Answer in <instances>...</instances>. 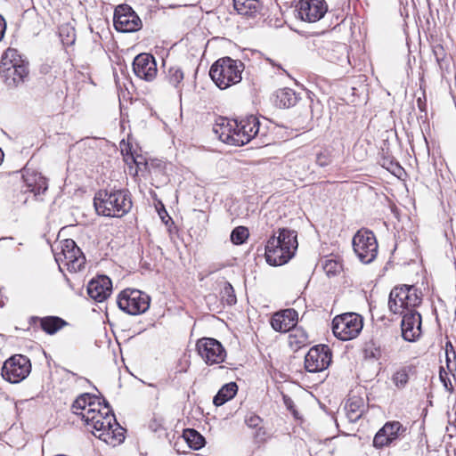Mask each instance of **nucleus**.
<instances>
[{
  "label": "nucleus",
  "mask_w": 456,
  "mask_h": 456,
  "mask_svg": "<svg viewBox=\"0 0 456 456\" xmlns=\"http://www.w3.org/2000/svg\"><path fill=\"white\" fill-rule=\"evenodd\" d=\"M72 411L81 417L92 433L106 444L115 446L125 439L124 428L117 422L108 403L101 408L98 398L84 394L72 404Z\"/></svg>",
  "instance_id": "1"
},
{
  "label": "nucleus",
  "mask_w": 456,
  "mask_h": 456,
  "mask_svg": "<svg viewBox=\"0 0 456 456\" xmlns=\"http://www.w3.org/2000/svg\"><path fill=\"white\" fill-rule=\"evenodd\" d=\"M72 411L81 417L92 433L106 444L115 446L125 439L124 428L117 422L108 403L101 408L98 398L84 394L72 404Z\"/></svg>",
  "instance_id": "2"
},
{
  "label": "nucleus",
  "mask_w": 456,
  "mask_h": 456,
  "mask_svg": "<svg viewBox=\"0 0 456 456\" xmlns=\"http://www.w3.org/2000/svg\"><path fill=\"white\" fill-rule=\"evenodd\" d=\"M94 205L100 215L122 217L131 210L133 203L127 190H104L95 194Z\"/></svg>",
  "instance_id": "3"
},
{
  "label": "nucleus",
  "mask_w": 456,
  "mask_h": 456,
  "mask_svg": "<svg viewBox=\"0 0 456 456\" xmlns=\"http://www.w3.org/2000/svg\"><path fill=\"white\" fill-rule=\"evenodd\" d=\"M244 64L241 61L224 57L215 61L209 70V76L220 89H226L241 80Z\"/></svg>",
  "instance_id": "4"
},
{
  "label": "nucleus",
  "mask_w": 456,
  "mask_h": 456,
  "mask_svg": "<svg viewBox=\"0 0 456 456\" xmlns=\"http://www.w3.org/2000/svg\"><path fill=\"white\" fill-rule=\"evenodd\" d=\"M421 303V295L414 286L395 287L389 295L388 307L395 314H403L415 310Z\"/></svg>",
  "instance_id": "5"
},
{
  "label": "nucleus",
  "mask_w": 456,
  "mask_h": 456,
  "mask_svg": "<svg viewBox=\"0 0 456 456\" xmlns=\"http://www.w3.org/2000/svg\"><path fill=\"white\" fill-rule=\"evenodd\" d=\"M54 258L59 269L66 267L69 272L77 273L81 271L86 264V257L76 242L71 239H66L60 242Z\"/></svg>",
  "instance_id": "6"
},
{
  "label": "nucleus",
  "mask_w": 456,
  "mask_h": 456,
  "mask_svg": "<svg viewBox=\"0 0 456 456\" xmlns=\"http://www.w3.org/2000/svg\"><path fill=\"white\" fill-rule=\"evenodd\" d=\"M363 327L362 318L355 313H346L332 321V331L336 338L347 341L356 338Z\"/></svg>",
  "instance_id": "7"
},
{
  "label": "nucleus",
  "mask_w": 456,
  "mask_h": 456,
  "mask_svg": "<svg viewBox=\"0 0 456 456\" xmlns=\"http://www.w3.org/2000/svg\"><path fill=\"white\" fill-rule=\"evenodd\" d=\"M150 301L151 298L146 293L134 289H126L119 293L117 304L125 313L136 315L149 309Z\"/></svg>",
  "instance_id": "8"
},
{
  "label": "nucleus",
  "mask_w": 456,
  "mask_h": 456,
  "mask_svg": "<svg viewBox=\"0 0 456 456\" xmlns=\"http://www.w3.org/2000/svg\"><path fill=\"white\" fill-rule=\"evenodd\" d=\"M354 251L363 264L371 263L378 255V242L371 231L359 230L353 238Z\"/></svg>",
  "instance_id": "9"
},
{
  "label": "nucleus",
  "mask_w": 456,
  "mask_h": 456,
  "mask_svg": "<svg viewBox=\"0 0 456 456\" xmlns=\"http://www.w3.org/2000/svg\"><path fill=\"white\" fill-rule=\"evenodd\" d=\"M31 371L29 359L22 354H15L6 360L2 368V377L10 383H20Z\"/></svg>",
  "instance_id": "10"
},
{
  "label": "nucleus",
  "mask_w": 456,
  "mask_h": 456,
  "mask_svg": "<svg viewBox=\"0 0 456 456\" xmlns=\"http://www.w3.org/2000/svg\"><path fill=\"white\" fill-rule=\"evenodd\" d=\"M198 354L208 365L219 364L224 362L226 351L223 345L212 338H200L196 343Z\"/></svg>",
  "instance_id": "11"
},
{
  "label": "nucleus",
  "mask_w": 456,
  "mask_h": 456,
  "mask_svg": "<svg viewBox=\"0 0 456 456\" xmlns=\"http://www.w3.org/2000/svg\"><path fill=\"white\" fill-rule=\"evenodd\" d=\"M115 28L123 33L134 32L142 28V20L128 4H120L114 12Z\"/></svg>",
  "instance_id": "12"
},
{
  "label": "nucleus",
  "mask_w": 456,
  "mask_h": 456,
  "mask_svg": "<svg viewBox=\"0 0 456 456\" xmlns=\"http://www.w3.org/2000/svg\"><path fill=\"white\" fill-rule=\"evenodd\" d=\"M331 356V351L327 345L314 346L305 357V368L308 372L322 371L330 366Z\"/></svg>",
  "instance_id": "13"
},
{
  "label": "nucleus",
  "mask_w": 456,
  "mask_h": 456,
  "mask_svg": "<svg viewBox=\"0 0 456 456\" xmlns=\"http://www.w3.org/2000/svg\"><path fill=\"white\" fill-rule=\"evenodd\" d=\"M297 11L302 20L315 22L324 16L328 6L324 0H300Z\"/></svg>",
  "instance_id": "14"
},
{
  "label": "nucleus",
  "mask_w": 456,
  "mask_h": 456,
  "mask_svg": "<svg viewBox=\"0 0 456 456\" xmlns=\"http://www.w3.org/2000/svg\"><path fill=\"white\" fill-rule=\"evenodd\" d=\"M279 241L270 238L266 242L265 256L270 265L279 266L288 263L296 252L294 249L290 250L289 247L281 246Z\"/></svg>",
  "instance_id": "15"
},
{
  "label": "nucleus",
  "mask_w": 456,
  "mask_h": 456,
  "mask_svg": "<svg viewBox=\"0 0 456 456\" xmlns=\"http://www.w3.org/2000/svg\"><path fill=\"white\" fill-rule=\"evenodd\" d=\"M235 132V146H242L249 142L259 132V119L253 115L237 120Z\"/></svg>",
  "instance_id": "16"
},
{
  "label": "nucleus",
  "mask_w": 456,
  "mask_h": 456,
  "mask_svg": "<svg viewBox=\"0 0 456 456\" xmlns=\"http://www.w3.org/2000/svg\"><path fill=\"white\" fill-rule=\"evenodd\" d=\"M133 70L136 77L145 81H152L157 76V63L150 53H140L133 61Z\"/></svg>",
  "instance_id": "17"
},
{
  "label": "nucleus",
  "mask_w": 456,
  "mask_h": 456,
  "mask_svg": "<svg viewBox=\"0 0 456 456\" xmlns=\"http://www.w3.org/2000/svg\"><path fill=\"white\" fill-rule=\"evenodd\" d=\"M402 337L404 340L413 342L421 334V316L416 310L408 311L401 314Z\"/></svg>",
  "instance_id": "18"
},
{
  "label": "nucleus",
  "mask_w": 456,
  "mask_h": 456,
  "mask_svg": "<svg viewBox=\"0 0 456 456\" xmlns=\"http://www.w3.org/2000/svg\"><path fill=\"white\" fill-rule=\"evenodd\" d=\"M111 291L112 282L106 275H99L87 284L88 296L97 302H103L110 296Z\"/></svg>",
  "instance_id": "19"
},
{
  "label": "nucleus",
  "mask_w": 456,
  "mask_h": 456,
  "mask_svg": "<svg viewBox=\"0 0 456 456\" xmlns=\"http://www.w3.org/2000/svg\"><path fill=\"white\" fill-rule=\"evenodd\" d=\"M237 126V119H229L220 117L216 119L213 126V131L222 142L235 146V132Z\"/></svg>",
  "instance_id": "20"
},
{
  "label": "nucleus",
  "mask_w": 456,
  "mask_h": 456,
  "mask_svg": "<svg viewBox=\"0 0 456 456\" xmlns=\"http://www.w3.org/2000/svg\"><path fill=\"white\" fill-rule=\"evenodd\" d=\"M297 316V312L295 309H285L273 315L271 325L276 331L287 332L296 326Z\"/></svg>",
  "instance_id": "21"
},
{
  "label": "nucleus",
  "mask_w": 456,
  "mask_h": 456,
  "mask_svg": "<svg viewBox=\"0 0 456 456\" xmlns=\"http://www.w3.org/2000/svg\"><path fill=\"white\" fill-rule=\"evenodd\" d=\"M23 180L27 190L35 195L44 193L48 188L45 177L36 171L26 170L23 174Z\"/></svg>",
  "instance_id": "22"
},
{
  "label": "nucleus",
  "mask_w": 456,
  "mask_h": 456,
  "mask_svg": "<svg viewBox=\"0 0 456 456\" xmlns=\"http://www.w3.org/2000/svg\"><path fill=\"white\" fill-rule=\"evenodd\" d=\"M0 74L5 85L9 87H16L24 83L28 76V67L17 66L15 69H0Z\"/></svg>",
  "instance_id": "23"
},
{
  "label": "nucleus",
  "mask_w": 456,
  "mask_h": 456,
  "mask_svg": "<svg viewBox=\"0 0 456 456\" xmlns=\"http://www.w3.org/2000/svg\"><path fill=\"white\" fill-rule=\"evenodd\" d=\"M17 66H27L28 62L22 58L16 49L8 48L2 55L0 61V69H15Z\"/></svg>",
  "instance_id": "24"
},
{
  "label": "nucleus",
  "mask_w": 456,
  "mask_h": 456,
  "mask_svg": "<svg viewBox=\"0 0 456 456\" xmlns=\"http://www.w3.org/2000/svg\"><path fill=\"white\" fill-rule=\"evenodd\" d=\"M345 409L349 420L356 421L364 411L363 399L355 395L350 396L346 403Z\"/></svg>",
  "instance_id": "25"
},
{
  "label": "nucleus",
  "mask_w": 456,
  "mask_h": 456,
  "mask_svg": "<svg viewBox=\"0 0 456 456\" xmlns=\"http://www.w3.org/2000/svg\"><path fill=\"white\" fill-rule=\"evenodd\" d=\"M39 322L42 330L50 335L55 334L58 330L67 325V322L57 316L36 317Z\"/></svg>",
  "instance_id": "26"
},
{
  "label": "nucleus",
  "mask_w": 456,
  "mask_h": 456,
  "mask_svg": "<svg viewBox=\"0 0 456 456\" xmlns=\"http://www.w3.org/2000/svg\"><path fill=\"white\" fill-rule=\"evenodd\" d=\"M271 238L280 240L282 247H289L290 250H297L298 243L297 240V232L287 228H280Z\"/></svg>",
  "instance_id": "27"
},
{
  "label": "nucleus",
  "mask_w": 456,
  "mask_h": 456,
  "mask_svg": "<svg viewBox=\"0 0 456 456\" xmlns=\"http://www.w3.org/2000/svg\"><path fill=\"white\" fill-rule=\"evenodd\" d=\"M238 392V386L235 382H230L224 385L213 398V403L216 406H221L226 402L232 400Z\"/></svg>",
  "instance_id": "28"
},
{
  "label": "nucleus",
  "mask_w": 456,
  "mask_h": 456,
  "mask_svg": "<svg viewBox=\"0 0 456 456\" xmlns=\"http://www.w3.org/2000/svg\"><path fill=\"white\" fill-rule=\"evenodd\" d=\"M233 6L239 14L252 17L259 10V2L258 0H233Z\"/></svg>",
  "instance_id": "29"
},
{
  "label": "nucleus",
  "mask_w": 456,
  "mask_h": 456,
  "mask_svg": "<svg viewBox=\"0 0 456 456\" xmlns=\"http://www.w3.org/2000/svg\"><path fill=\"white\" fill-rule=\"evenodd\" d=\"M298 100L296 92L290 88H282L276 92V104L280 108L294 106Z\"/></svg>",
  "instance_id": "30"
},
{
  "label": "nucleus",
  "mask_w": 456,
  "mask_h": 456,
  "mask_svg": "<svg viewBox=\"0 0 456 456\" xmlns=\"http://www.w3.org/2000/svg\"><path fill=\"white\" fill-rule=\"evenodd\" d=\"M308 343V335L301 328L294 327L289 330V345L293 351H297Z\"/></svg>",
  "instance_id": "31"
},
{
  "label": "nucleus",
  "mask_w": 456,
  "mask_h": 456,
  "mask_svg": "<svg viewBox=\"0 0 456 456\" xmlns=\"http://www.w3.org/2000/svg\"><path fill=\"white\" fill-rule=\"evenodd\" d=\"M184 78L183 71L177 66L170 67L167 73V82L178 90L179 95H182V86Z\"/></svg>",
  "instance_id": "32"
},
{
  "label": "nucleus",
  "mask_w": 456,
  "mask_h": 456,
  "mask_svg": "<svg viewBox=\"0 0 456 456\" xmlns=\"http://www.w3.org/2000/svg\"><path fill=\"white\" fill-rule=\"evenodd\" d=\"M388 427L387 422H386L374 436L372 444L376 449H382L392 444Z\"/></svg>",
  "instance_id": "33"
},
{
  "label": "nucleus",
  "mask_w": 456,
  "mask_h": 456,
  "mask_svg": "<svg viewBox=\"0 0 456 456\" xmlns=\"http://www.w3.org/2000/svg\"><path fill=\"white\" fill-rule=\"evenodd\" d=\"M183 438L189 447L193 450H199L204 446L205 438L194 429L184 430Z\"/></svg>",
  "instance_id": "34"
},
{
  "label": "nucleus",
  "mask_w": 456,
  "mask_h": 456,
  "mask_svg": "<svg viewBox=\"0 0 456 456\" xmlns=\"http://www.w3.org/2000/svg\"><path fill=\"white\" fill-rule=\"evenodd\" d=\"M321 265L327 276H335L342 271L341 263L333 257H325L321 260Z\"/></svg>",
  "instance_id": "35"
},
{
  "label": "nucleus",
  "mask_w": 456,
  "mask_h": 456,
  "mask_svg": "<svg viewBox=\"0 0 456 456\" xmlns=\"http://www.w3.org/2000/svg\"><path fill=\"white\" fill-rule=\"evenodd\" d=\"M388 427V433L390 435V438L392 440V444L405 436V433L407 431V428L404 427L401 422L394 420V421H387Z\"/></svg>",
  "instance_id": "36"
},
{
  "label": "nucleus",
  "mask_w": 456,
  "mask_h": 456,
  "mask_svg": "<svg viewBox=\"0 0 456 456\" xmlns=\"http://www.w3.org/2000/svg\"><path fill=\"white\" fill-rule=\"evenodd\" d=\"M248 230L244 226L234 228L231 233V240L235 245L243 244L248 238Z\"/></svg>",
  "instance_id": "37"
},
{
  "label": "nucleus",
  "mask_w": 456,
  "mask_h": 456,
  "mask_svg": "<svg viewBox=\"0 0 456 456\" xmlns=\"http://www.w3.org/2000/svg\"><path fill=\"white\" fill-rule=\"evenodd\" d=\"M392 381L397 388H403L409 381V374L405 368L395 371L392 377Z\"/></svg>",
  "instance_id": "38"
},
{
  "label": "nucleus",
  "mask_w": 456,
  "mask_h": 456,
  "mask_svg": "<svg viewBox=\"0 0 456 456\" xmlns=\"http://www.w3.org/2000/svg\"><path fill=\"white\" fill-rule=\"evenodd\" d=\"M364 357L367 359L378 360L381 355L379 346H378L373 341H370L365 344L363 349Z\"/></svg>",
  "instance_id": "39"
},
{
  "label": "nucleus",
  "mask_w": 456,
  "mask_h": 456,
  "mask_svg": "<svg viewBox=\"0 0 456 456\" xmlns=\"http://www.w3.org/2000/svg\"><path fill=\"white\" fill-rule=\"evenodd\" d=\"M222 298L229 305H232L236 304L237 299H236V296L234 293V289L229 282L225 283V285L222 290Z\"/></svg>",
  "instance_id": "40"
},
{
  "label": "nucleus",
  "mask_w": 456,
  "mask_h": 456,
  "mask_svg": "<svg viewBox=\"0 0 456 456\" xmlns=\"http://www.w3.org/2000/svg\"><path fill=\"white\" fill-rule=\"evenodd\" d=\"M331 153L329 150H323L316 155V163L320 167H326L331 162Z\"/></svg>",
  "instance_id": "41"
},
{
  "label": "nucleus",
  "mask_w": 456,
  "mask_h": 456,
  "mask_svg": "<svg viewBox=\"0 0 456 456\" xmlns=\"http://www.w3.org/2000/svg\"><path fill=\"white\" fill-rule=\"evenodd\" d=\"M439 376H440V380L443 383L444 388L448 392H452L453 391V385H452V380L450 379V378L448 376V373L445 370H441Z\"/></svg>",
  "instance_id": "42"
},
{
  "label": "nucleus",
  "mask_w": 456,
  "mask_h": 456,
  "mask_svg": "<svg viewBox=\"0 0 456 456\" xmlns=\"http://www.w3.org/2000/svg\"><path fill=\"white\" fill-rule=\"evenodd\" d=\"M260 422V418L257 416H252L247 419V423L250 427H257Z\"/></svg>",
  "instance_id": "43"
},
{
  "label": "nucleus",
  "mask_w": 456,
  "mask_h": 456,
  "mask_svg": "<svg viewBox=\"0 0 456 456\" xmlns=\"http://www.w3.org/2000/svg\"><path fill=\"white\" fill-rule=\"evenodd\" d=\"M446 362H447V368L452 372V368L450 365L451 356H450V353H449L448 349L446 350Z\"/></svg>",
  "instance_id": "44"
},
{
  "label": "nucleus",
  "mask_w": 456,
  "mask_h": 456,
  "mask_svg": "<svg viewBox=\"0 0 456 456\" xmlns=\"http://www.w3.org/2000/svg\"><path fill=\"white\" fill-rule=\"evenodd\" d=\"M434 53H435V55H436V61L440 64L441 58H440V56H439V54H438V53H437V49H435V50H434Z\"/></svg>",
  "instance_id": "45"
},
{
  "label": "nucleus",
  "mask_w": 456,
  "mask_h": 456,
  "mask_svg": "<svg viewBox=\"0 0 456 456\" xmlns=\"http://www.w3.org/2000/svg\"><path fill=\"white\" fill-rule=\"evenodd\" d=\"M134 162L135 163V165L139 166L142 162L141 161H138L136 159H134Z\"/></svg>",
  "instance_id": "46"
},
{
  "label": "nucleus",
  "mask_w": 456,
  "mask_h": 456,
  "mask_svg": "<svg viewBox=\"0 0 456 456\" xmlns=\"http://www.w3.org/2000/svg\"><path fill=\"white\" fill-rule=\"evenodd\" d=\"M290 403H292V401L289 400V403H288L286 400H285V404H287L288 407H290Z\"/></svg>",
  "instance_id": "47"
},
{
  "label": "nucleus",
  "mask_w": 456,
  "mask_h": 456,
  "mask_svg": "<svg viewBox=\"0 0 456 456\" xmlns=\"http://www.w3.org/2000/svg\"><path fill=\"white\" fill-rule=\"evenodd\" d=\"M290 403H292V401L289 400V403H288L286 400H285V404H287L288 407H290Z\"/></svg>",
  "instance_id": "48"
},
{
  "label": "nucleus",
  "mask_w": 456,
  "mask_h": 456,
  "mask_svg": "<svg viewBox=\"0 0 456 456\" xmlns=\"http://www.w3.org/2000/svg\"><path fill=\"white\" fill-rule=\"evenodd\" d=\"M290 403H292V401L289 400V403H288L286 400H285V404H287L288 407H290Z\"/></svg>",
  "instance_id": "49"
},
{
  "label": "nucleus",
  "mask_w": 456,
  "mask_h": 456,
  "mask_svg": "<svg viewBox=\"0 0 456 456\" xmlns=\"http://www.w3.org/2000/svg\"><path fill=\"white\" fill-rule=\"evenodd\" d=\"M338 46L340 49H342V50H345V49H346V47H345V45H338Z\"/></svg>",
  "instance_id": "50"
},
{
  "label": "nucleus",
  "mask_w": 456,
  "mask_h": 456,
  "mask_svg": "<svg viewBox=\"0 0 456 456\" xmlns=\"http://www.w3.org/2000/svg\"><path fill=\"white\" fill-rule=\"evenodd\" d=\"M159 216H160L161 219H162L164 222H166V221H165V216H162L160 212H159Z\"/></svg>",
  "instance_id": "51"
}]
</instances>
